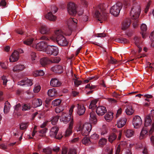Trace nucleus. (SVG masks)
I'll return each mask as SVG.
<instances>
[{
  "instance_id": "nucleus-1",
  "label": "nucleus",
  "mask_w": 154,
  "mask_h": 154,
  "mask_svg": "<svg viewBox=\"0 0 154 154\" xmlns=\"http://www.w3.org/2000/svg\"><path fill=\"white\" fill-rule=\"evenodd\" d=\"M98 8V10L95 12V16L98 20L100 21V23H102L103 21L106 20L107 15L105 9L103 8V5H100Z\"/></svg>"
},
{
  "instance_id": "nucleus-2",
  "label": "nucleus",
  "mask_w": 154,
  "mask_h": 154,
  "mask_svg": "<svg viewBox=\"0 0 154 154\" xmlns=\"http://www.w3.org/2000/svg\"><path fill=\"white\" fill-rule=\"evenodd\" d=\"M40 40H43L41 41L40 42L37 43L35 45H32L33 47H35L36 49L39 51H45V50L47 48L48 45L47 46L48 43L47 42L49 40V39L46 36H42L40 38Z\"/></svg>"
},
{
  "instance_id": "nucleus-3",
  "label": "nucleus",
  "mask_w": 154,
  "mask_h": 154,
  "mask_svg": "<svg viewBox=\"0 0 154 154\" xmlns=\"http://www.w3.org/2000/svg\"><path fill=\"white\" fill-rule=\"evenodd\" d=\"M57 35L56 41L59 45L61 46H66L68 42L64 37L63 35L64 33L61 30H59L55 32Z\"/></svg>"
},
{
  "instance_id": "nucleus-4",
  "label": "nucleus",
  "mask_w": 154,
  "mask_h": 154,
  "mask_svg": "<svg viewBox=\"0 0 154 154\" xmlns=\"http://www.w3.org/2000/svg\"><path fill=\"white\" fill-rule=\"evenodd\" d=\"M91 125L89 123H86L83 125H80L77 129L80 131L81 134L84 136H87L90 133L91 130Z\"/></svg>"
},
{
  "instance_id": "nucleus-5",
  "label": "nucleus",
  "mask_w": 154,
  "mask_h": 154,
  "mask_svg": "<svg viewBox=\"0 0 154 154\" xmlns=\"http://www.w3.org/2000/svg\"><path fill=\"white\" fill-rule=\"evenodd\" d=\"M141 9L140 6L136 4L133 6L130 13V16L132 19H137L140 14Z\"/></svg>"
},
{
  "instance_id": "nucleus-6",
  "label": "nucleus",
  "mask_w": 154,
  "mask_h": 154,
  "mask_svg": "<svg viewBox=\"0 0 154 154\" xmlns=\"http://www.w3.org/2000/svg\"><path fill=\"white\" fill-rule=\"evenodd\" d=\"M122 4L117 3L112 6L110 9V14L114 16H118L122 9Z\"/></svg>"
},
{
  "instance_id": "nucleus-7",
  "label": "nucleus",
  "mask_w": 154,
  "mask_h": 154,
  "mask_svg": "<svg viewBox=\"0 0 154 154\" xmlns=\"http://www.w3.org/2000/svg\"><path fill=\"white\" fill-rule=\"evenodd\" d=\"M59 128L57 126H55L52 127L49 132V134L50 137L57 139H60L62 137V135L60 134H58L57 135Z\"/></svg>"
},
{
  "instance_id": "nucleus-8",
  "label": "nucleus",
  "mask_w": 154,
  "mask_h": 154,
  "mask_svg": "<svg viewBox=\"0 0 154 154\" xmlns=\"http://www.w3.org/2000/svg\"><path fill=\"white\" fill-rule=\"evenodd\" d=\"M45 52L48 54L56 56L58 54L59 50L57 47L48 45L45 50Z\"/></svg>"
},
{
  "instance_id": "nucleus-9",
  "label": "nucleus",
  "mask_w": 154,
  "mask_h": 154,
  "mask_svg": "<svg viewBox=\"0 0 154 154\" xmlns=\"http://www.w3.org/2000/svg\"><path fill=\"white\" fill-rule=\"evenodd\" d=\"M132 124L134 128L138 129L140 128L142 124V121L141 117L138 116H134L132 120Z\"/></svg>"
},
{
  "instance_id": "nucleus-10",
  "label": "nucleus",
  "mask_w": 154,
  "mask_h": 154,
  "mask_svg": "<svg viewBox=\"0 0 154 154\" xmlns=\"http://www.w3.org/2000/svg\"><path fill=\"white\" fill-rule=\"evenodd\" d=\"M67 9L69 14L72 15H75L76 14L75 5L74 3L70 2L68 4Z\"/></svg>"
},
{
  "instance_id": "nucleus-11",
  "label": "nucleus",
  "mask_w": 154,
  "mask_h": 154,
  "mask_svg": "<svg viewBox=\"0 0 154 154\" xmlns=\"http://www.w3.org/2000/svg\"><path fill=\"white\" fill-rule=\"evenodd\" d=\"M73 119V116H72L66 113H63L61 116L60 120L62 121L64 123H67L69 121L71 122L72 119Z\"/></svg>"
},
{
  "instance_id": "nucleus-12",
  "label": "nucleus",
  "mask_w": 154,
  "mask_h": 154,
  "mask_svg": "<svg viewBox=\"0 0 154 154\" xmlns=\"http://www.w3.org/2000/svg\"><path fill=\"white\" fill-rule=\"evenodd\" d=\"M77 20L75 18H69L67 22V24L68 28L70 29L75 28L77 23Z\"/></svg>"
},
{
  "instance_id": "nucleus-13",
  "label": "nucleus",
  "mask_w": 154,
  "mask_h": 154,
  "mask_svg": "<svg viewBox=\"0 0 154 154\" xmlns=\"http://www.w3.org/2000/svg\"><path fill=\"white\" fill-rule=\"evenodd\" d=\"M19 55L18 51H15L12 53L9 57L10 62H16L19 60Z\"/></svg>"
},
{
  "instance_id": "nucleus-14",
  "label": "nucleus",
  "mask_w": 154,
  "mask_h": 154,
  "mask_svg": "<svg viewBox=\"0 0 154 154\" xmlns=\"http://www.w3.org/2000/svg\"><path fill=\"white\" fill-rule=\"evenodd\" d=\"M32 84V80L27 78H25L18 82V85H26L27 86H31Z\"/></svg>"
},
{
  "instance_id": "nucleus-15",
  "label": "nucleus",
  "mask_w": 154,
  "mask_h": 154,
  "mask_svg": "<svg viewBox=\"0 0 154 154\" xmlns=\"http://www.w3.org/2000/svg\"><path fill=\"white\" fill-rule=\"evenodd\" d=\"M96 111L99 116H102L106 112L107 110L105 107L100 106L96 108Z\"/></svg>"
},
{
  "instance_id": "nucleus-16",
  "label": "nucleus",
  "mask_w": 154,
  "mask_h": 154,
  "mask_svg": "<svg viewBox=\"0 0 154 154\" xmlns=\"http://www.w3.org/2000/svg\"><path fill=\"white\" fill-rule=\"evenodd\" d=\"M76 107H77L76 112L79 115H82L85 113V109L83 105L78 103L77 104Z\"/></svg>"
},
{
  "instance_id": "nucleus-17",
  "label": "nucleus",
  "mask_w": 154,
  "mask_h": 154,
  "mask_svg": "<svg viewBox=\"0 0 154 154\" xmlns=\"http://www.w3.org/2000/svg\"><path fill=\"white\" fill-rule=\"evenodd\" d=\"M74 122H73L72 119L69 123V128L67 129L65 134V137H68L69 136L72 132V129L73 125Z\"/></svg>"
},
{
  "instance_id": "nucleus-18",
  "label": "nucleus",
  "mask_w": 154,
  "mask_h": 154,
  "mask_svg": "<svg viewBox=\"0 0 154 154\" xmlns=\"http://www.w3.org/2000/svg\"><path fill=\"white\" fill-rule=\"evenodd\" d=\"M50 85L53 87H58L61 84L60 82L56 78L52 79L50 82Z\"/></svg>"
},
{
  "instance_id": "nucleus-19",
  "label": "nucleus",
  "mask_w": 154,
  "mask_h": 154,
  "mask_svg": "<svg viewBox=\"0 0 154 154\" xmlns=\"http://www.w3.org/2000/svg\"><path fill=\"white\" fill-rule=\"evenodd\" d=\"M131 22V20L129 19L124 21L122 24V29L124 30L127 29L129 27Z\"/></svg>"
},
{
  "instance_id": "nucleus-20",
  "label": "nucleus",
  "mask_w": 154,
  "mask_h": 154,
  "mask_svg": "<svg viewBox=\"0 0 154 154\" xmlns=\"http://www.w3.org/2000/svg\"><path fill=\"white\" fill-rule=\"evenodd\" d=\"M63 69L62 66L59 65L51 67V70L55 73H61L63 72Z\"/></svg>"
},
{
  "instance_id": "nucleus-21",
  "label": "nucleus",
  "mask_w": 154,
  "mask_h": 154,
  "mask_svg": "<svg viewBox=\"0 0 154 154\" xmlns=\"http://www.w3.org/2000/svg\"><path fill=\"white\" fill-rule=\"evenodd\" d=\"M127 121L126 119L125 118H123L119 119L117 123V127L119 128H121L125 124Z\"/></svg>"
},
{
  "instance_id": "nucleus-22",
  "label": "nucleus",
  "mask_w": 154,
  "mask_h": 154,
  "mask_svg": "<svg viewBox=\"0 0 154 154\" xmlns=\"http://www.w3.org/2000/svg\"><path fill=\"white\" fill-rule=\"evenodd\" d=\"M42 104V100L40 99H35L32 102V104L34 107L40 106Z\"/></svg>"
},
{
  "instance_id": "nucleus-23",
  "label": "nucleus",
  "mask_w": 154,
  "mask_h": 154,
  "mask_svg": "<svg viewBox=\"0 0 154 154\" xmlns=\"http://www.w3.org/2000/svg\"><path fill=\"white\" fill-rule=\"evenodd\" d=\"M40 32L42 34H46L48 33L50 29L45 25H42L40 29Z\"/></svg>"
},
{
  "instance_id": "nucleus-24",
  "label": "nucleus",
  "mask_w": 154,
  "mask_h": 154,
  "mask_svg": "<svg viewBox=\"0 0 154 154\" xmlns=\"http://www.w3.org/2000/svg\"><path fill=\"white\" fill-rule=\"evenodd\" d=\"M145 125L146 127L149 126L152 123V119L150 115H147L145 118Z\"/></svg>"
},
{
  "instance_id": "nucleus-25",
  "label": "nucleus",
  "mask_w": 154,
  "mask_h": 154,
  "mask_svg": "<svg viewBox=\"0 0 154 154\" xmlns=\"http://www.w3.org/2000/svg\"><path fill=\"white\" fill-rule=\"evenodd\" d=\"M50 63V60L47 57H44L41 58L40 61V64L43 66H45L47 64Z\"/></svg>"
},
{
  "instance_id": "nucleus-26",
  "label": "nucleus",
  "mask_w": 154,
  "mask_h": 154,
  "mask_svg": "<svg viewBox=\"0 0 154 154\" xmlns=\"http://www.w3.org/2000/svg\"><path fill=\"white\" fill-rule=\"evenodd\" d=\"M25 68L23 65L18 64L14 66L13 69V71L14 72H17L23 70Z\"/></svg>"
},
{
  "instance_id": "nucleus-27",
  "label": "nucleus",
  "mask_w": 154,
  "mask_h": 154,
  "mask_svg": "<svg viewBox=\"0 0 154 154\" xmlns=\"http://www.w3.org/2000/svg\"><path fill=\"white\" fill-rule=\"evenodd\" d=\"M90 122L91 123H95L97 119L96 117L95 114L94 112H91L90 114Z\"/></svg>"
},
{
  "instance_id": "nucleus-28",
  "label": "nucleus",
  "mask_w": 154,
  "mask_h": 154,
  "mask_svg": "<svg viewBox=\"0 0 154 154\" xmlns=\"http://www.w3.org/2000/svg\"><path fill=\"white\" fill-rule=\"evenodd\" d=\"M45 18L51 21H54L56 19V17L51 12H49L45 16Z\"/></svg>"
},
{
  "instance_id": "nucleus-29",
  "label": "nucleus",
  "mask_w": 154,
  "mask_h": 154,
  "mask_svg": "<svg viewBox=\"0 0 154 154\" xmlns=\"http://www.w3.org/2000/svg\"><path fill=\"white\" fill-rule=\"evenodd\" d=\"M92 142L89 138L87 137H84L82 140V143L86 146H88L91 144Z\"/></svg>"
},
{
  "instance_id": "nucleus-30",
  "label": "nucleus",
  "mask_w": 154,
  "mask_h": 154,
  "mask_svg": "<svg viewBox=\"0 0 154 154\" xmlns=\"http://www.w3.org/2000/svg\"><path fill=\"white\" fill-rule=\"evenodd\" d=\"M48 94L51 97H53L57 94V91L54 88L50 89L48 91Z\"/></svg>"
},
{
  "instance_id": "nucleus-31",
  "label": "nucleus",
  "mask_w": 154,
  "mask_h": 154,
  "mask_svg": "<svg viewBox=\"0 0 154 154\" xmlns=\"http://www.w3.org/2000/svg\"><path fill=\"white\" fill-rule=\"evenodd\" d=\"M147 135V131L146 130L144 129H142L139 136L140 139H143L146 137Z\"/></svg>"
},
{
  "instance_id": "nucleus-32",
  "label": "nucleus",
  "mask_w": 154,
  "mask_h": 154,
  "mask_svg": "<svg viewBox=\"0 0 154 154\" xmlns=\"http://www.w3.org/2000/svg\"><path fill=\"white\" fill-rule=\"evenodd\" d=\"M113 114L112 112H110L106 114L104 118L106 120L107 122H109L112 120L113 118Z\"/></svg>"
},
{
  "instance_id": "nucleus-33",
  "label": "nucleus",
  "mask_w": 154,
  "mask_h": 154,
  "mask_svg": "<svg viewBox=\"0 0 154 154\" xmlns=\"http://www.w3.org/2000/svg\"><path fill=\"white\" fill-rule=\"evenodd\" d=\"M44 74V72L42 70L35 71L33 73V75L35 76H42Z\"/></svg>"
},
{
  "instance_id": "nucleus-34",
  "label": "nucleus",
  "mask_w": 154,
  "mask_h": 154,
  "mask_svg": "<svg viewBox=\"0 0 154 154\" xmlns=\"http://www.w3.org/2000/svg\"><path fill=\"white\" fill-rule=\"evenodd\" d=\"M11 105L10 103L8 102H6L5 103L4 111L5 113H8L10 109Z\"/></svg>"
},
{
  "instance_id": "nucleus-35",
  "label": "nucleus",
  "mask_w": 154,
  "mask_h": 154,
  "mask_svg": "<svg viewBox=\"0 0 154 154\" xmlns=\"http://www.w3.org/2000/svg\"><path fill=\"white\" fill-rule=\"evenodd\" d=\"M99 135L98 134L96 133H94L91 135L90 138L91 140V142L93 143V142L97 140L99 138Z\"/></svg>"
},
{
  "instance_id": "nucleus-36",
  "label": "nucleus",
  "mask_w": 154,
  "mask_h": 154,
  "mask_svg": "<svg viewBox=\"0 0 154 154\" xmlns=\"http://www.w3.org/2000/svg\"><path fill=\"white\" fill-rule=\"evenodd\" d=\"M34 39L33 38H27L23 41V43L28 45H30L33 43Z\"/></svg>"
},
{
  "instance_id": "nucleus-37",
  "label": "nucleus",
  "mask_w": 154,
  "mask_h": 154,
  "mask_svg": "<svg viewBox=\"0 0 154 154\" xmlns=\"http://www.w3.org/2000/svg\"><path fill=\"white\" fill-rule=\"evenodd\" d=\"M29 57L32 62L34 63L36 58V53L34 52H32L30 54Z\"/></svg>"
},
{
  "instance_id": "nucleus-38",
  "label": "nucleus",
  "mask_w": 154,
  "mask_h": 154,
  "mask_svg": "<svg viewBox=\"0 0 154 154\" xmlns=\"http://www.w3.org/2000/svg\"><path fill=\"white\" fill-rule=\"evenodd\" d=\"M116 135L114 134H110L108 137V141L112 143L116 139Z\"/></svg>"
},
{
  "instance_id": "nucleus-39",
  "label": "nucleus",
  "mask_w": 154,
  "mask_h": 154,
  "mask_svg": "<svg viewBox=\"0 0 154 154\" xmlns=\"http://www.w3.org/2000/svg\"><path fill=\"white\" fill-rule=\"evenodd\" d=\"M134 133V132L133 130H128L125 133V135L127 137L129 138L133 135Z\"/></svg>"
},
{
  "instance_id": "nucleus-40",
  "label": "nucleus",
  "mask_w": 154,
  "mask_h": 154,
  "mask_svg": "<svg viewBox=\"0 0 154 154\" xmlns=\"http://www.w3.org/2000/svg\"><path fill=\"white\" fill-rule=\"evenodd\" d=\"M97 102V100L95 99L91 101L89 106V108L92 109L95 108L96 106V104Z\"/></svg>"
},
{
  "instance_id": "nucleus-41",
  "label": "nucleus",
  "mask_w": 154,
  "mask_h": 154,
  "mask_svg": "<svg viewBox=\"0 0 154 154\" xmlns=\"http://www.w3.org/2000/svg\"><path fill=\"white\" fill-rule=\"evenodd\" d=\"M106 142L107 140L106 138H102L100 140L99 144L101 147H103L106 144Z\"/></svg>"
},
{
  "instance_id": "nucleus-42",
  "label": "nucleus",
  "mask_w": 154,
  "mask_h": 154,
  "mask_svg": "<svg viewBox=\"0 0 154 154\" xmlns=\"http://www.w3.org/2000/svg\"><path fill=\"white\" fill-rule=\"evenodd\" d=\"M126 114L128 115H132L134 112V111L131 106H129L125 110Z\"/></svg>"
},
{
  "instance_id": "nucleus-43",
  "label": "nucleus",
  "mask_w": 154,
  "mask_h": 154,
  "mask_svg": "<svg viewBox=\"0 0 154 154\" xmlns=\"http://www.w3.org/2000/svg\"><path fill=\"white\" fill-rule=\"evenodd\" d=\"M107 132V130L106 128V126L105 125L102 126L101 129V134L102 135H104L106 134Z\"/></svg>"
},
{
  "instance_id": "nucleus-44",
  "label": "nucleus",
  "mask_w": 154,
  "mask_h": 154,
  "mask_svg": "<svg viewBox=\"0 0 154 154\" xmlns=\"http://www.w3.org/2000/svg\"><path fill=\"white\" fill-rule=\"evenodd\" d=\"M61 102V100L60 99H56L52 101V104L54 106H57L59 105Z\"/></svg>"
},
{
  "instance_id": "nucleus-45",
  "label": "nucleus",
  "mask_w": 154,
  "mask_h": 154,
  "mask_svg": "<svg viewBox=\"0 0 154 154\" xmlns=\"http://www.w3.org/2000/svg\"><path fill=\"white\" fill-rule=\"evenodd\" d=\"M41 89V86L38 84H36L35 85L33 89V91L35 93H38Z\"/></svg>"
},
{
  "instance_id": "nucleus-46",
  "label": "nucleus",
  "mask_w": 154,
  "mask_h": 154,
  "mask_svg": "<svg viewBox=\"0 0 154 154\" xmlns=\"http://www.w3.org/2000/svg\"><path fill=\"white\" fill-rule=\"evenodd\" d=\"M60 60V59L59 57H56L52 58L51 60H50V63H57L59 62Z\"/></svg>"
},
{
  "instance_id": "nucleus-47",
  "label": "nucleus",
  "mask_w": 154,
  "mask_h": 154,
  "mask_svg": "<svg viewBox=\"0 0 154 154\" xmlns=\"http://www.w3.org/2000/svg\"><path fill=\"white\" fill-rule=\"evenodd\" d=\"M59 119L58 116H55L53 117L52 119L51 120V123L53 125H55Z\"/></svg>"
},
{
  "instance_id": "nucleus-48",
  "label": "nucleus",
  "mask_w": 154,
  "mask_h": 154,
  "mask_svg": "<svg viewBox=\"0 0 154 154\" xmlns=\"http://www.w3.org/2000/svg\"><path fill=\"white\" fill-rule=\"evenodd\" d=\"M73 81L75 86L76 87L80 85L82 83V81L78 79H74Z\"/></svg>"
},
{
  "instance_id": "nucleus-49",
  "label": "nucleus",
  "mask_w": 154,
  "mask_h": 154,
  "mask_svg": "<svg viewBox=\"0 0 154 154\" xmlns=\"http://www.w3.org/2000/svg\"><path fill=\"white\" fill-rule=\"evenodd\" d=\"M105 151L108 153V154H112V149L111 147L107 146L105 148Z\"/></svg>"
},
{
  "instance_id": "nucleus-50",
  "label": "nucleus",
  "mask_w": 154,
  "mask_h": 154,
  "mask_svg": "<svg viewBox=\"0 0 154 154\" xmlns=\"http://www.w3.org/2000/svg\"><path fill=\"white\" fill-rule=\"evenodd\" d=\"M47 129L46 128L43 129L39 131V135L40 136H44L45 134L47 132Z\"/></svg>"
},
{
  "instance_id": "nucleus-51",
  "label": "nucleus",
  "mask_w": 154,
  "mask_h": 154,
  "mask_svg": "<svg viewBox=\"0 0 154 154\" xmlns=\"http://www.w3.org/2000/svg\"><path fill=\"white\" fill-rule=\"evenodd\" d=\"M1 79L3 81V84L4 85H7V83L8 81V80L7 79V77L3 75L1 77Z\"/></svg>"
},
{
  "instance_id": "nucleus-52",
  "label": "nucleus",
  "mask_w": 154,
  "mask_h": 154,
  "mask_svg": "<svg viewBox=\"0 0 154 154\" xmlns=\"http://www.w3.org/2000/svg\"><path fill=\"white\" fill-rule=\"evenodd\" d=\"M28 125V123L27 122L23 123L20 125V128L21 129L24 130L27 128Z\"/></svg>"
},
{
  "instance_id": "nucleus-53",
  "label": "nucleus",
  "mask_w": 154,
  "mask_h": 154,
  "mask_svg": "<svg viewBox=\"0 0 154 154\" xmlns=\"http://www.w3.org/2000/svg\"><path fill=\"white\" fill-rule=\"evenodd\" d=\"M63 109H64L63 106H60L56 108L55 111L56 113H58L63 111Z\"/></svg>"
},
{
  "instance_id": "nucleus-54",
  "label": "nucleus",
  "mask_w": 154,
  "mask_h": 154,
  "mask_svg": "<svg viewBox=\"0 0 154 154\" xmlns=\"http://www.w3.org/2000/svg\"><path fill=\"white\" fill-rule=\"evenodd\" d=\"M50 11V12H51V13L54 14L57 12V8L56 7L54 6H52L51 7Z\"/></svg>"
},
{
  "instance_id": "nucleus-55",
  "label": "nucleus",
  "mask_w": 154,
  "mask_h": 154,
  "mask_svg": "<svg viewBox=\"0 0 154 154\" xmlns=\"http://www.w3.org/2000/svg\"><path fill=\"white\" fill-rule=\"evenodd\" d=\"M153 133H154V122L152 123L151 126H150L149 131V135H151Z\"/></svg>"
},
{
  "instance_id": "nucleus-56",
  "label": "nucleus",
  "mask_w": 154,
  "mask_h": 154,
  "mask_svg": "<svg viewBox=\"0 0 154 154\" xmlns=\"http://www.w3.org/2000/svg\"><path fill=\"white\" fill-rule=\"evenodd\" d=\"M30 109V106L28 104H24L22 106V110L23 111L28 110Z\"/></svg>"
},
{
  "instance_id": "nucleus-57",
  "label": "nucleus",
  "mask_w": 154,
  "mask_h": 154,
  "mask_svg": "<svg viewBox=\"0 0 154 154\" xmlns=\"http://www.w3.org/2000/svg\"><path fill=\"white\" fill-rule=\"evenodd\" d=\"M86 88H88L90 90H92L95 88L96 86L94 85H92L91 84H89L87 85L85 87Z\"/></svg>"
},
{
  "instance_id": "nucleus-58",
  "label": "nucleus",
  "mask_w": 154,
  "mask_h": 154,
  "mask_svg": "<svg viewBox=\"0 0 154 154\" xmlns=\"http://www.w3.org/2000/svg\"><path fill=\"white\" fill-rule=\"evenodd\" d=\"M118 41L120 43L125 44L127 43L128 41L125 38H120L118 40Z\"/></svg>"
},
{
  "instance_id": "nucleus-59",
  "label": "nucleus",
  "mask_w": 154,
  "mask_h": 154,
  "mask_svg": "<svg viewBox=\"0 0 154 154\" xmlns=\"http://www.w3.org/2000/svg\"><path fill=\"white\" fill-rule=\"evenodd\" d=\"M109 63L112 64H116L117 62L116 60L111 57H110V59H109Z\"/></svg>"
},
{
  "instance_id": "nucleus-60",
  "label": "nucleus",
  "mask_w": 154,
  "mask_h": 154,
  "mask_svg": "<svg viewBox=\"0 0 154 154\" xmlns=\"http://www.w3.org/2000/svg\"><path fill=\"white\" fill-rule=\"evenodd\" d=\"M48 38L49 39V40L47 42L48 44L51 41L53 42H54L56 40V38L55 36L54 35L51 36L49 38Z\"/></svg>"
},
{
  "instance_id": "nucleus-61",
  "label": "nucleus",
  "mask_w": 154,
  "mask_h": 154,
  "mask_svg": "<svg viewBox=\"0 0 154 154\" xmlns=\"http://www.w3.org/2000/svg\"><path fill=\"white\" fill-rule=\"evenodd\" d=\"M43 152L46 154H51V150L49 148H47L43 149Z\"/></svg>"
},
{
  "instance_id": "nucleus-62",
  "label": "nucleus",
  "mask_w": 154,
  "mask_h": 154,
  "mask_svg": "<svg viewBox=\"0 0 154 154\" xmlns=\"http://www.w3.org/2000/svg\"><path fill=\"white\" fill-rule=\"evenodd\" d=\"M76 150L75 149L71 148L69 150L68 154H76Z\"/></svg>"
},
{
  "instance_id": "nucleus-63",
  "label": "nucleus",
  "mask_w": 154,
  "mask_h": 154,
  "mask_svg": "<svg viewBox=\"0 0 154 154\" xmlns=\"http://www.w3.org/2000/svg\"><path fill=\"white\" fill-rule=\"evenodd\" d=\"M140 29L142 31H145L147 29V27L145 24L143 23L141 26Z\"/></svg>"
},
{
  "instance_id": "nucleus-64",
  "label": "nucleus",
  "mask_w": 154,
  "mask_h": 154,
  "mask_svg": "<svg viewBox=\"0 0 154 154\" xmlns=\"http://www.w3.org/2000/svg\"><path fill=\"white\" fill-rule=\"evenodd\" d=\"M122 142L120 143V144L118 145L116 149V152L115 154H119L120 152V145L122 144Z\"/></svg>"
}]
</instances>
